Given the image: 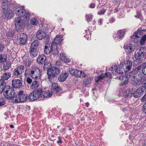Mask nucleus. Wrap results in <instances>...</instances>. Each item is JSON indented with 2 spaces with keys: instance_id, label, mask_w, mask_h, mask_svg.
I'll use <instances>...</instances> for the list:
<instances>
[{
  "instance_id": "obj_1",
  "label": "nucleus",
  "mask_w": 146,
  "mask_h": 146,
  "mask_svg": "<svg viewBox=\"0 0 146 146\" xmlns=\"http://www.w3.org/2000/svg\"><path fill=\"white\" fill-rule=\"evenodd\" d=\"M142 66L141 65H139L137 68L133 70V71L131 72L129 75L127 74H125L124 76H121L119 78L121 80H124V81L122 82L120 84V86H123L127 84L129 79L133 75L139 76L141 73Z\"/></svg>"
},
{
  "instance_id": "obj_2",
  "label": "nucleus",
  "mask_w": 146,
  "mask_h": 146,
  "mask_svg": "<svg viewBox=\"0 0 146 146\" xmlns=\"http://www.w3.org/2000/svg\"><path fill=\"white\" fill-rule=\"evenodd\" d=\"M60 70L56 67H52L51 69L48 70L47 74L48 79L51 82L55 81L57 79V76L60 73Z\"/></svg>"
},
{
  "instance_id": "obj_3",
  "label": "nucleus",
  "mask_w": 146,
  "mask_h": 146,
  "mask_svg": "<svg viewBox=\"0 0 146 146\" xmlns=\"http://www.w3.org/2000/svg\"><path fill=\"white\" fill-rule=\"evenodd\" d=\"M29 75L35 80L40 79L42 76V71L37 67L32 66L29 70Z\"/></svg>"
},
{
  "instance_id": "obj_4",
  "label": "nucleus",
  "mask_w": 146,
  "mask_h": 146,
  "mask_svg": "<svg viewBox=\"0 0 146 146\" xmlns=\"http://www.w3.org/2000/svg\"><path fill=\"white\" fill-rule=\"evenodd\" d=\"M3 92L4 96L8 99H13L16 95L14 89L9 86H7Z\"/></svg>"
},
{
  "instance_id": "obj_5",
  "label": "nucleus",
  "mask_w": 146,
  "mask_h": 146,
  "mask_svg": "<svg viewBox=\"0 0 146 146\" xmlns=\"http://www.w3.org/2000/svg\"><path fill=\"white\" fill-rule=\"evenodd\" d=\"M42 90L39 88L37 90L31 93L29 95V100L31 101H33L37 100L39 98L42 97Z\"/></svg>"
},
{
  "instance_id": "obj_6",
  "label": "nucleus",
  "mask_w": 146,
  "mask_h": 146,
  "mask_svg": "<svg viewBox=\"0 0 146 146\" xmlns=\"http://www.w3.org/2000/svg\"><path fill=\"white\" fill-rule=\"evenodd\" d=\"M27 95L22 90L19 91L16 95L14 102L16 103H22L27 100Z\"/></svg>"
},
{
  "instance_id": "obj_7",
  "label": "nucleus",
  "mask_w": 146,
  "mask_h": 146,
  "mask_svg": "<svg viewBox=\"0 0 146 146\" xmlns=\"http://www.w3.org/2000/svg\"><path fill=\"white\" fill-rule=\"evenodd\" d=\"M144 49L143 47L141 48L136 53L135 55V57L136 59L135 61L138 64L142 62L144 54Z\"/></svg>"
},
{
  "instance_id": "obj_8",
  "label": "nucleus",
  "mask_w": 146,
  "mask_h": 146,
  "mask_svg": "<svg viewBox=\"0 0 146 146\" xmlns=\"http://www.w3.org/2000/svg\"><path fill=\"white\" fill-rule=\"evenodd\" d=\"M2 16L4 19H10L14 17V14L10 9H5L2 10Z\"/></svg>"
},
{
  "instance_id": "obj_9",
  "label": "nucleus",
  "mask_w": 146,
  "mask_h": 146,
  "mask_svg": "<svg viewBox=\"0 0 146 146\" xmlns=\"http://www.w3.org/2000/svg\"><path fill=\"white\" fill-rule=\"evenodd\" d=\"M133 78V85L134 86H138L142 84L145 80V78L141 76L140 77L138 76L133 75L131 76Z\"/></svg>"
},
{
  "instance_id": "obj_10",
  "label": "nucleus",
  "mask_w": 146,
  "mask_h": 146,
  "mask_svg": "<svg viewBox=\"0 0 146 146\" xmlns=\"http://www.w3.org/2000/svg\"><path fill=\"white\" fill-rule=\"evenodd\" d=\"M24 21L21 20V18L19 17H16L15 19V26L17 29H21L25 25Z\"/></svg>"
},
{
  "instance_id": "obj_11",
  "label": "nucleus",
  "mask_w": 146,
  "mask_h": 146,
  "mask_svg": "<svg viewBox=\"0 0 146 146\" xmlns=\"http://www.w3.org/2000/svg\"><path fill=\"white\" fill-rule=\"evenodd\" d=\"M45 41V45L44 49V52L46 54L50 53L52 50V48L50 46V43H49V37H46Z\"/></svg>"
},
{
  "instance_id": "obj_12",
  "label": "nucleus",
  "mask_w": 146,
  "mask_h": 146,
  "mask_svg": "<svg viewBox=\"0 0 146 146\" xmlns=\"http://www.w3.org/2000/svg\"><path fill=\"white\" fill-rule=\"evenodd\" d=\"M24 66L21 65L17 66L15 69L13 74L15 76H19L24 71Z\"/></svg>"
},
{
  "instance_id": "obj_13",
  "label": "nucleus",
  "mask_w": 146,
  "mask_h": 146,
  "mask_svg": "<svg viewBox=\"0 0 146 146\" xmlns=\"http://www.w3.org/2000/svg\"><path fill=\"white\" fill-rule=\"evenodd\" d=\"M26 13V11L23 8L17 7L15 9L16 15L20 17L24 16Z\"/></svg>"
},
{
  "instance_id": "obj_14",
  "label": "nucleus",
  "mask_w": 146,
  "mask_h": 146,
  "mask_svg": "<svg viewBox=\"0 0 146 146\" xmlns=\"http://www.w3.org/2000/svg\"><path fill=\"white\" fill-rule=\"evenodd\" d=\"M51 89L56 94L59 93L61 90V88L58 86V84L56 82L52 84Z\"/></svg>"
},
{
  "instance_id": "obj_15",
  "label": "nucleus",
  "mask_w": 146,
  "mask_h": 146,
  "mask_svg": "<svg viewBox=\"0 0 146 146\" xmlns=\"http://www.w3.org/2000/svg\"><path fill=\"white\" fill-rule=\"evenodd\" d=\"M12 85L13 87L19 88L22 86V84L20 80L18 79H14L12 81Z\"/></svg>"
},
{
  "instance_id": "obj_16",
  "label": "nucleus",
  "mask_w": 146,
  "mask_h": 146,
  "mask_svg": "<svg viewBox=\"0 0 146 146\" xmlns=\"http://www.w3.org/2000/svg\"><path fill=\"white\" fill-rule=\"evenodd\" d=\"M124 63L123 66L125 69L124 71L127 72L131 69L132 65V62L130 60H127Z\"/></svg>"
},
{
  "instance_id": "obj_17",
  "label": "nucleus",
  "mask_w": 146,
  "mask_h": 146,
  "mask_svg": "<svg viewBox=\"0 0 146 146\" xmlns=\"http://www.w3.org/2000/svg\"><path fill=\"white\" fill-rule=\"evenodd\" d=\"M123 48L127 52L129 53L134 51L135 46L131 44H126L124 45Z\"/></svg>"
},
{
  "instance_id": "obj_18",
  "label": "nucleus",
  "mask_w": 146,
  "mask_h": 146,
  "mask_svg": "<svg viewBox=\"0 0 146 146\" xmlns=\"http://www.w3.org/2000/svg\"><path fill=\"white\" fill-rule=\"evenodd\" d=\"M69 76V73L67 72H65L63 73H62L59 76L58 79L60 82H63L65 81L66 79Z\"/></svg>"
},
{
  "instance_id": "obj_19",
  "label": "nucleus",
  "mask_w": 146,
  "mask_h": 146,
  "mask_svg": "<svg viewBox=\"0 0 146 146\" xmlns=\"http://www.w3.org/2000/svg\"><path fill=\"white\" fill-rule=\"evenodd\" d=\"M134 91L132 88L127 89L124 94V97L125 99L131 98L133 94Z\"/></svg>"
},
{
  "instance_id": "obj_20",
  "label": "nucleus",
  "mask_w": 146,
  "mask_h": 146,
  "mask_svg": "<svg viewBox=\"0 0 146 146\" xmlns=\"http://www.w3.org/2000/svg\"><path fill=\"white\" fill-rule=\"evenodd\" d=\"M46 59V56L43 54L39 55L37 58V61L39 64L44 63Z\"/></svg>"
},
{
  "instance_id": "obj_21",
  "label": "nucleus",
  "mask_w": 146,
  "mask_h": 146,
  "mask_svg": "<svg viewBox=\"0 0 146 146\" xmlns=\"http://www.w3.org/2000/svg\"><path fill=\"white\" fill-rule=\"evenodd\" d=\"M7 86H8L6 85V82L3 80H0V93L5 90Z\"/></svg>"
},
{
  "instance_id": "obj_22",
  "label": "nucleus",
  "mask_w": 146,
  "mask_h": 146,
  "mask_svg": "<svg viewBox=\"0 0 146 146\" xmlns=\"http://www.w3.org/2000/svg\"><path fill=\"white\" fill-rule=\"evenodd\" d=\"M45 29L44 32L42 30H39L37 31L36 33V36H49L50 35H47V31Z\"/></svg>"
},
{
  "instance_id": "obj_23",
  "label": "nucleus",
  "mask_w": 146,
  "mask_h": 146,
  "mask_svg": "<svg viewBox=\"0 0 146 146\" xmlns=\"http://www.w3.org/2000/svg\"><path fill=\"white\" fill-rule=\"evenodd\" d=\"M30 52L31 56L33 58L36 57L38 54L37 49L35 48H30Z\"/></svg>"
},
{
  "instance_id": "obj_24",
  "label": "nucleus",
  "mask_w": 146,
  "mask_h": 146,
  "mask_svg": "<svg viewBox=\"0 0 146 146\" xmlns=\"http://www.w3.org/2000/svg\"><path fill=\"white\" fill-rule=\"evenodd\" d=\"M137 90L141 96L146 92V85L140 87Z\"/></svg>"
},
{
  "instance_id": "obj_25",
  "label": "nucleus",
  "mask_w": 146,
  "mask_h": 146,
  "mask_svg": "<svg viewBox=\"0 0 146 146\" xmlns=\"http://www.w3.org/2000/svg\"><path fill=\"white\" fill-rule=\"evenodd\" d=\"M139 35L141 36H146V34L143 35L141 28H139L137 31L135 33V34H133V36H139Z\"/></svg>"
},
{
  "instance_id": "obj_26",
  "label": "nucleus",
  "mask_w": 146,
  "mask_h": 146,
  "mask_svg": "<svg viewBox=\"0 0 146 146\" xmlns=\"http://www.w3.org/2000/svg\"><path fill=\"white\" fill-rule=\"evenodd\" d=\"M60 56L61 59L63 60L64 62H69L70 61V59L67 58L64 52L60 53Z\"/></svg>"
},
{
  "instance_id": "obj_27",
  "label": "nucleus",
  "mask_w": 146,
  "mask_h": 146,
  "mask_svg": "<svg viewBox=\"0 0 146 146\" xmlns=\"http://www.w3.org/2000/svg\"><path fill=\"white\" fill-rule=\"evenodd\" d=\"M17 40L19 44L23 45L25 44L27 40V37H19Z\"/></svg>"
},
{
  "instance_id": "obj_28",
  "label": "nucleus",
  "mask_w": 146,
  "mask_h": 146,
  "mask_svg": "<svg viewBox=\"0 0 146 146\" xmlns=\"http://www.w3.org/2000/svg\"><path fill=\"white\" fill-rule=\"evenodd\" d=\"M42 97L43 98H47L49 97L52 95V93L51 91H42Z\"/></svg>"
},
{
  "instance_id": "obj_29",
  "label": "nucleus",
  "mask_w": 146,
  "mask_h": 146,
  "mask_svg": "<svg viewBox=\"0 0 146 146\" xmlns=\"http://www.w3.org/2000/svg\"><path fill=\"white\" fill-rule=\"evenodd\" d=\"M11 74L10 72L5 73L3 74V75L1 76L2 80H7L11 77Z\"/></svg>"
},
{
  "instance_id": "obj_30",
  "label": "nucleus",
  "mask_w": 146,
  "mask_h": 146,
  "mask_svg": "<svg viewBox=\"0 0 146 146\" xmlns=\"http://www.w3.org/2000/svg\"><path fill=\"white\" fill-rule=\"evenodd\" d=\"M93 79L92 77H85L83 81L84 84L85 86H86L90 84Z\"/></svg>"
},
{
  "instance_id": "obj_31",
  "label": "nucleus",
  "mask_w": 146,
  "mask_h": 146,
  "mask_svg": "<svg viewBox=\"0 0 146 146\" xmlns=\"http://www.w3.org/2000/svg\"><path fill=\"white\" fill-rule=\"evenodd\" d=\"M56 43L52 42V44H50V46L51 48H52V51H54V54H56L57 53V46Z\"/></svg>"
},
{
  "instance_id": "obj_32",
  "label": "nucleus",
  "mask_w": 146,
  "mask_h": 146,
  "mask_svg": "<svg viewBox=\"0 0 146 146\" xmlns=\"http://www.w3.org/2000/svg\"><path fill=\"white\" fill-rule=\"evenodd\" d=\"M44 63L43 68L44 70H46L48 71L49 69H51L52 68L51 66V64L50 62H46Z\"/></svg>"
},
{
  "instance_id": "obj_33",
  "label": "nucleus",
  "mask_w": 146,
  "mask_h": 146,
  "mask_svg": "<svg viewBox=\"0 0 146 146\" xmlns=\"http://www.w3.org/2000/svg\"><path fill=\"white\" fill-rule=\"evenodd\" d=\"M2 10L5 9H9L8 7V2L7 0H2Z\"/></svg>"
},
{
  "instance_id": "obj_34",
  "label": "nucleus",
  "mask_w": 146,
  "mask_h": 146,
  "mask_svg": "<svg viewBox=\"0 0 146 146\" xmlns=\"http://www.w3.org/2000/svg\"><path fill=\"white\" fill-rule=\"evenodd\" d=\"M7 57L5 54H2L0 55V62H4L6 61Z\"/></svg>"
},
{
  "instance_id": "obj_35",
  "label": "nucleus",
  "mask_w": 146,
  "mask_h": 146,
  "mask_svg": "<svg viewBox=\"0 0 146 146\" xmlns=\"http://www.w3.org/2000/svg\"><path fill=\"white\" fill-rule=\"evenodd\" d=\"M63 37H55L54 39L53 42L56 43V44H59L62 42Z\"/></svg>"
},
{
  "instance_id": "obj_36",
  "label": "nucleus",
  "mask_w": 146,
  "mask_h": 146,
  "mask_svg": "<svg viewBox=\"0 0 146 146\" xmlns=\"http://www.w3.org/2000/svg\"><path fill=\"white\" fill-rule=\"evenodd\" d=\"M32 84L31 86V88L35 89L39 86V84L37 81L36 80L34 81Z\"/></svg>"
},
{
  "instance_id": "obj_37",
  "label": "nucleus",
  "mask_w": 146,
  "mask_h": 146,
  "mask_svg": "<svg viewBox=\"0 0 146 146\" xmlns=\"http://www.w3.org/2000/svg\"><path fill=\"white\" fill-rule=\"evenodd\" d=\"M39 44L38 40H36L33 42L31 44L30 48H35L37 49Z\"/></svg>"
},
{
  "instance_id": "obj_38",
  "label": "nucleus",
  "mask_w": 146,
  "mask_h": 146,
  "mask_svg": "<svg viewBox=\"0 0 146 146\" xmlns=\"http://www.w3.org/2000/svg\"><path fill=\"white\" fill-rule=\"evenodd\" d=\"M11 66V63L10 62H6V64H4L3 66V69L4 71H6L9 69Z\"/></svg>"
},
{
  "instance_id": "obj_39",
  "label": "nucleus",
  "mask_w": 146,
  "mask_h": 146,
  "mask_svg": "<svg viewBox=\"0 0 146 146\" xmlns=\"http://www.w3.org/2000/svg\"><path fill=\"white\" fill-rule=\"evenodd\" d=\"M114 74L113 72H112L111 73H107L106 72L105 74H101V80H102V78L104 77H106L108 76H111L114 75Z\"/></svg>"
},
{
  "instance_id": "obj_40",
  "label": "nucleus",
  "mask_w": 146,
  "mask_h": 146,
  "mask_svg": "<svg viewBox=\"0 0 146 146\" xmlns=\"http://www.w3.org/2000/svg\"><path fill=\"white\" fill-rule=\"evenodd\" d=\"M125 32V29L120 30L117 32V35L119 36H124Z\"/></svg>"
},
{
  "instance_id": "obj_41",
  "label": "nucleus",
  "mask_w": 146,
  "mask_h": 146,
  "mask_svg": "<svg viewBox=\"0 0 146 146\" xmlns=\"http://www.w3.org/2000/svg\"><path fill=\"white\" fill-rule=\"evenodd\" d=\"M24 64L26 67H28L30 66L31 63V61L29 59H27L25 60H24Z\"/></svg>"
},
{
  "instance_id": "obj_42",
  "label": "nucleus",
  "mask_w": 146,
  "mask_h": 146,
  "mask_svg": "<svg viewBox=\"0 0 146 146\" xmlns=\"http://www.w3.org/2000/svg\"><path fill=\"white\" fill-rule=\"evenodd\" d=\"M30 23L32 25H36L38 24V21L36 18H33L31 19Z\"/></svg>"
},
{
  "instance_id": "obj_43",
  "label": "nucleus",
  "mask_w": 146,
  "mask_h": 146,
  "mask_svg": "<svg viewBox=\"0 0 146 146\" xmlns=\"http://www.w3.org/2000/svg\"><path fill=\"white\" fill-rule=\"evenodd\" d=\"M30 13L28 12H26L24 16H25V19H24V21H25L26 22H29V21L30 18Z\"/></svg>"
},
{
  "instance_id": "obj_44",
  "label": "nucleus",
  "mask_w": 146,
  "mask_h": 146,
  "mask_svg": "<svg viewBox=\"0 0 146 146\" xmlns=\"http://www.w3.org/2000/svg\"><path fill=\"white\" fill-rule=\"evenodd\" d=\"M125 69L124 67H119L117 68V72L119 74H121L123 73V71H124Z\"/></svg>"
},
{
  "instance_id": "obj_45",
  "label": "nucleus",
  "mask_w": 146,
  "mask_h": 146,
  "mask_svg": "<svg viewBox=\"0 0 146 146\" xmlns=\"http://www.w3.org/2000/svg\"><path fill=\"white\" fill-rule=\"evenodd\" d=\"M92 15H86V19L88 22L91 21H92Z\"/></svg>"
},
{
  "instance_id": "obj_46",
  "label": "nucleus",
  "mask_w": 146,
  "mask_h": 146,
  "mask_svg": "<svg viewBox=\"0 0 146 146\" xmlns=\"http://www.w3.org/2000/svg\"><path fill=\"white\" fill-rule=\"evenodd\" d=\"M81 73V71L78 70L76 69L73 75H74L76 76V77L79 78V76H80V74Z\"/></svg>"
},
{
  "instance_id": "obj_47",
  "label": "nucleus",
  "mask_w": 146,
  "mask_h": 146,
  "mask_svg": "<svg viewBox=\"0 0 146 146\" xmlns=\"http://www.w3.org/2000/svg\"><path fill=\"white\" fill-rule=\"evenodd\" d=\"M133 94V96L135 98H138L141 96L139 92L137 91V90L135 92H134Z\"/></svg>"
},
{
  "instance_id": "obj_48",
  "label": "nucleus",
  "mask_w": 146,
  "mask_h": 146,
  "mask_svg": "<svg viewBox=\"0 0 146 146\" xmlns=\"http://www.w3.org/2000/svg\"><path fill=\"white\" fill-rule=\"evenodd\" d=\"M7 35L8 36H13L15 34V32L14 31H9L7 32Z\"/></svg>"
},
{
  "instance_id": "obj_49",
  "label": "nucleus",
  "mask_w": 146,
  "mask_h": 146,
  "mask_svg": "<svg viewBox=\"0 0 146 146\" xmlns=\"http://www.w3.org/2000/svg\"><path fill=\"white\" fill-rule=\"evenodd\" d=\"M146 41V37H142L140 40V43L141 45H143Z\"/></svg>"
},
{
  "instance_id": "obj_50",
  "label": "nucleus",
  "mask_w": 146,
  "mask_h": 146,
  "mask_svg": "<svg viewBox=\"0 0 146 146\" xmlns=\"http://www.w3.org/2000/svg\"><path fill=\"white\" fill-rule=\"evenodd\" d=\"M26 82L28 84H31L32 83L33 80L30 77H28L27 78Z\"/></svg>"
},
{
  "instance_id": "obj_51",
  "label": "nucleus",
  "mask_w": 146,
  "mask_h": 146,
  "mask_svg": "<svg viewBox=\"0 0 146 146\" xmlns=\"http://www.w3.org/2000/svg\"><path fill=\"white\" fill-rule=\"evenodd\" d=\"M142 111L144 113H146V102L143 105Z\"/></svg>"
},
{
  "instance_id": "obj_52",
  "label": "nucleus",
  "mask_w": 146,
  "mask_h": 146,
  "mask_svg": "<svg viewBox=\"0 0 146 146\" xmlns=\"http://www.w3.org/2000/svg\"><path fill=\"white\" fill-rule=\"evenodd\" d=\"M75 70L76 69L74 68H70L69 69V72L71 74L73 75Z\"/></svg>"
},
{
  "instance_id": "obj_53",
  "label": "nucleus",
  "mask_w": 146,
  "mask_h": 146,
  "mask_svg": "<svg viewBox=\"0 0 146 146\" xmlns=\"http://www.w3.org/2000/svg\"><path fill=\"white\" fill-rule=\"evenodd\" d=\"M81 73L80 74V76H79V78H83V77H85L86 76V74L84 73V72L83 71H81Z\"/></svg>"
},
{
  "instance_id": "obj_54",
  "label": "nucleus",
  "mask_w": 146,
  "mask_h": 146,
  "mask_svg": "<svg viewBox=\"0 0 146 146\" xmlns=\"http://www.w3.org/2000/svg\"><path fill=\"white\" fill-rule=\"evenodd\" d=\"M142 71L143 73L146 75V65L142 68Z\"/></svg>"
},
{
  "instance_id": "obj_55",
  "label": "nucleus",
  "mask_w": 146,
  "mask_h": 146,
  "mask_svg": "<svg viewBox=\"0 0 146 146\" xmlns=\"http://www.w3.org/2000/svg\"><path fill=\"white\" fill-rule=\"evenodd\" d=\"M100 80V75L98 77L95 79V81L96 82H99Z\"/></svg>"
},
{
  "instance_id": "obj_56",
  "label": "nucleus",
  "mask_w": 146,
  "mask_h": 146,
  "mask_svg": "<svg viewBox=\"0 0 146 146\" xmlns=\"http://www.w3.org/2000/svg\"><path fill=\"white\" fill-rule=\"evenodd\" d=\"M141 101L142 102H144L146 101V93L141 99Z\"/></svg>"
},
{
  "instance_id": "obj_57",
  "label": "nucleus",
  "mask_w": 146,
  "mask_h": 146,
  "mask_svg": "<svg viewBox=\"0 0 146 146\" xmlns=\"http://www.w3.org/2000/svg\"><path fill=\"white\" fill-rule=\"evenodd\" d=\"M27 36L26 35V34L24 33H21L19 34V36Z\"/></svg>"
},
{
  "instance_id": "obj_58",
  "label": "nucleus",
  "mask_w": 146,
  "mask_h": 146,
  "mask_svg": "<svg viewBox=\"0 0 146 146\" xmlns=\"http://www.w3.org/2000/svg\"><path fill=\"white\" fill-rule=\"evenodd\" d=\"M38 39L39 40H41L42 39H43L44 40V42L46 40V39H46V37H37Z\"/></svg>"
},
{
  "instance_id": "obj_59",
  "label": "nucleus",
  "mask_w": 146,
  "mask_h": 146,
  "mask_svg": "<svg viewBox=\"0 0 146 146\" xmlns=\"http://www.w3.org/2000/svg\"><path fill=\"white\" fill-rule=\"evenodd\" d=\"M4 48L3 46L0 44V52L2 51Z\"/></svg>"
},
{
  "instance_id": "obj_60",
  "label": "nucleus",
  "mask_w": 146,
  "mask_h": 146,
  "mask_svg": "<svg viewBox=\"0 0 146 146\" xmlns=\"http://www.w3.org/2000/svg\"><path fill=\"white\" fill-rule=\"evenodd\" d=\"M115 21V19H114V18H111L110 19V21H109V23H112L114 22V21Z\"/></svg>"
},
{
  "instance_id": "obj_61",
  "label": "nucleus",
  "mask_w": 146,
  "mask_h": 146,
  "mask_svg": "<svg viewBox=\"0 0 146 146\" xmlns=\"http://www.w3.org/2000/svg\"><path fill=\"white\" fill-rule=\"evenodd\" d=\"M58 138L59 139V140L57 141V142L58 143H62V140L61 139V137L60 136H59L58 137Z\"/></svg>"
},
{
  "instance_id": "obj_62",
  "label": "nucleus",
  "mask_w": 146,
  "mask_h": 146,
  "mask_svg": "<svg viewBox=\"0 0 146 146\" xmlns=\"http://www.w3.org/2000/svg\"><path fill=\"white\" fill-rule=\"evenodd\" d=\"M5 101H2L0 102V106H3L5 104Z\"/></svg>"
},
{
  "instance_id": "obj_63",
  "label": "nucleus",
  "mask_w": 146,
  "mask_h": 146,
  "mask_svg": "<svg viewBox=\"0 0 146 146\" xmlns=\"http://www.w3.org/2000/svg\"><path fill=\"white\" fill-rule=\"evenodd\" d=\"M95 6V4L94 3H91L90 6V7L91 8H94V7Z\"/></svg>"
},
{
  "instance_id": "obj_64",
  "label": "nucleus",
  "mask_w": 146,
  "mask_h": 146,
  "mask_svg": "<svg viewBox=\"0 0 146 146\" xmlns=\"http://www.w3.org/2000/svg\"><path fill=\"white\" fill-rule=\"evenodd\" d=\"M106 11V9H102L101 10V14H104Z\"/></svg>"
}]
</instances>
